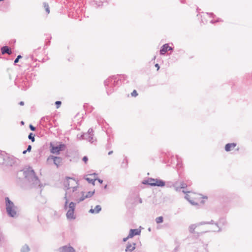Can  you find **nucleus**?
Listing matches in <instances>:
<instances>
[{
  "instance_id": "nucleus-1",
  "label": "nucleus",
  "mask_w": 252,
  "mask_h": 252,
  "mask_svg": "<svg viewBox=\"0 0 252 252\" xmlns=\"http://www.w3.org/2000/svg\"><path fill=\"white\" fill-rule=\"evenodd\" d=\"M17 176L20 179L23 177L27 180L31 188H41L42 187L35 172L31 167L19 170L17 173Z\"/></svg>"
},
{
  "instance_id": "nucleus-2",
  "label": "nucleus",
  "mask_w": 252,
  "mask_h": 252,
  "mask_svg": "<svg viewBox=\"0 0 252 252\" xmlns=\"http://www.w3.org/2000/svg\"><path fill=\"white\" fill-rule=\"evenodd\" d=\"M127 76L125 74L113 75L104 81V84L108 95L115 91V87L119 86L121 83H127Z\"/></svg>"
},
{
  "instance_id": "nucleus-3",
  "label": "nucleus",
  "mask_w": 252,
  "mask_h": 252,
  "mask_svg": "<svg viewBox=\"0 0 252 252\" xmlns=\"http://www.w3.org/2000/svg\"><path fill=\"white\" fill-rule=\"evenodd\" d=\"M142 183L152 187H163L165 186V182L163 180L158 178H148L147 180H143Z\"/></svg>"
},
{
  "instance_id": "nucleus-4",
  "label": "nucleus",
  "mask_w": 252,
  "mask_h": 252,
  "mask_svg": "<svg viewBox=\"0 0 252 252\" xmlns=\"http://www.w3.org/2000/svg\"><path fill=\"white\" fill-rule=\"evenodd\" d=\"M6 211L8 216L14 218L16 215V211L13 202L10 200L9 197L5 198Z\"/></svg>"
},
{
  "instance_id": "nucleus-5",
  "label": "nucleus",
  "mask_w": 252,
  "mask_h": 252,
  "mask_svg": "<svg viewBox=\"0 0 252 252\" xmlns=\"http://www.w3.org/2000/svg\"><path fill=\"white\" fill-rule=\"evenodd\" d=\"M65 144L59 142L58 145H55L52 142L50 143V152L53 154L59 155L60 152L65 150Z\"/></svg>"
},
{
  "instance_id": "nucleus-6",
  "label": "nucleus",
  "mask_w": 252,
  "mask_h": 252,
  "mask_svg": "<svg viewBox=\"0 0 252 252\" xmlns=\"http://www.w3.org/2000/svg\"><path fill=\"white\" fill-rule=\"evenodd\" d=\"M80 137L82 139L87 140L91 143H93L94 141H96V139L94 137L93 129L92 128H90L87 132L83 133L81 135Z\"/></svg>"
},
{
  "instance_id": "nucleus-7",
  "label": "nucleus",
  "mask_w": 252,
  "mask_h": 252,
  "mask_svg": "<svg viewBox=\"0 0 252 252\" xmlns=\"http://www.w3.org/2000/svg\"><path fill=\"white\" fill-rule=\"evenodd\" d=\"M76 203L73 202H70L68 204V209L66 212V218L69 220H74L75 219L74 215V211L75 209Z\"/></svg>"
},
{
  "instance_id": "nucleus-8",
  "label": "nucleus",
  "mask_w": 252,
  "mask_h": 252,
  "mask_svg": "<svg viewBox=\"0 0 252 252\" xmlns=\"http://www.w3.org/2000/svg\"><path fill=\"white\" fill-rule=\"evenodd\" d=\"M15 83L18 84V87L23 90H26L30 86L29 82L26 78H21L16 82Z\"/></svg>"
},
{
  "instance_id": "nucleus-9",
  "label": "nucleus",
  "mask_w": 252,
  "mask_h": 252,
  "mask_svg": "<svg viewBox=\"0 0 252 252\" xmlns=\"http://www.w3.org/2000/svg\"><path fill=\"white\" fill-rule=\"evenodd\" d=\"M50 160H52L54 164L58 168L62 164L63 159L60 157L50 155L47 158V161H49Z\"/></svg>"
},
{
  "instance_id": "nucleus-10",
  "label": "nucleus",
  "mask_w": 252,
  "mask_h": 252,
  "mask_svg": "<svg viewBox=\"0 0 252 252\" xmlns=\"http://www.w3.org/2000/svg\"><path fill=\"white\" fill-rule=\"evenodd\" d=\"M58 251V252H75V250L70 244H68L60 247Z\"/></svg>"
},
{
  "instance_id": "nucleus-11",
  "label": "nucleus",
  "mask_w": 252,
  "mask_h": 252,
  "mask_svg": "<svg viewBox=\"0 0 252 252\" xmlns=\"http://www.w3.org/2000/svg\"><path fill=\"white\" fill-rule=\"evenodd\" d=\"M5 165L6 166H12L14 165L17 159L13 157H9L7 155L6 156V158H5Z\"/></svg>"
},
{
  "instance_id": "nucleus-12",
  "label": "nucleus",
  "mask_w": 252,
  "mask_h": 252,
  "mask_svg": "<svg viewBox=\"0 0 252 252\" xmlns=\"http://www.w3.org/2000/svg\"><path fill=\"white\" fill-rule=\"evenodd\" d=\"M51 118L49 116H46L42 117L40 120V124L44 127H47V125L51 126L50 124Z\"/></svg>"
},
{
  "instance_id": "nucleus-13",
  "label": "nucleus",
  "mask_w": 252,
  "mask_h": 252,
  "mask_svg": "<svg viewBox=\"0 0 252 252\" xmlns=\"http://www.w3.org/2000/svg\"><path fill=\"white\" fill-rule=\"evenodd\" d=\"M141 233V230L139 229H130L128 234V238H133L136 235H139Z\"/></svg>"
},
{
  "instance_id": "nucleus-14",
  "label": "nucleus",
  "mask_w": 252,
  "mask_h": 252,
  "mask_svg": "<svg viewBox=\"0 0 252 252\" xmlns=\"http://www.w3.org/2000/svg\"><path fill=\"white\" fill-rule=\"evenodd\" d=\"M237 146L236 143H229L225 144L224 150L226 152H228L233 150Z\"/></svg>"
},
{
  "instance_id": "nucleus-15",
  "label": "nucleus",
  "mask_w": 252,
  "mask_h": 252,
  "mask_svg": "<svg viewBox=\"0 0 252 252\" xmlns=\"http://www.w3.org/2000/svg\"><path fill=\"white\" fill-rule=\"evenodd\" d=\"M135 243H133L132 244L128 242L125 251L126 252H132L135 249Z\"/></svg>"
},
{
  "instance_id": "nucleus-16",
  "label": "nucleus",
  "mask_w": 252,
  "mask_h": 252,
  "mask_svg": "<svg viewBox=\"0 0 252 252\" xmlns=\"http://www.w3.org/2000/svg\"><path fill=\"white\" fill-rule=\"evenodd\" d=\"M168 44L166 43L163 44L160 48L159 50V54L160 55H164L165 53L168 51Z\"/></svg>"
},
{
  "instance_id": "nucleus-17",
  "label": "nucleus",
  "mask_w": 252,
  "mask_h": 252,
  "mask_svg": "<svg viewBox=\"0 0 252 252\" xmlns=\"http://www.w3.org/2000/svg\"><path fill=\"white\" fill-rule=\"evenodd\" d=\"M1 52L2 55H4L5 54L11 55L12 53L11 50L7 46H3L1 47Z\"/></svg>"
},
{
  "instance_id": "nucleus-18",
  "label": "nucleus",
  "mask_w": 252,
  "mask_h": 252,
  "mask_svg": "<svg viewBox=\"0 0 252 252\" xmlns=\"http://www.w3.org/2000/svg\"><path fill=\"white\" fill-rule=\"evenodd\" d=\"M101 211V207L99 205H96L94 209L91 208L89 212L91 214H98Z\"/></svg>"
},
{
  "instance_id": "nucleus-19",
  "label": "nucleus",
  "mask_w": 252,
  "mask_h": 252,
  "mask_svg": "<svg viewBox=\"0 0 252 252\" xmlns=\"http://www.w3.org/2000/svg\"><path fill=\"white\" fill-rule=\"evenodd\" d=\"M66 180L64 181V182L63 183V185H64V190H65L66 191L70 188L69 187L70 184H69V182L68 180H74L72 178L69 177H66Z\"/></svg>"
},
{
  "instance_id": "nucleus-20",
  "label": "nucleus",
  "mask_w": 252,
  "mask_h": 252,
  "mask_svg": "<svg viewBox=\"0 0 252 252\" xmlns=\"http://www.w3.org/2000/svg\"><path fill=\"white\" fill-rule=\"evenodd\" d=\"M7 155L5 153H0V164L4 165Z\"/></svg>"
},
{
  "instance_id": "nucleus-21",
  "label": "nucleus",
  "mask_w": 252,
  "mask_h": 252,
  "mask_svg": "<svg viewBox=\"0 0 252 252\" xmlns=\"http://www.w3.org/2000/svg\"><path fill=\"white\" fill-rule=\"evenodd\" d=\"M67 191H66L65 193V195H64V196L63 197L64 199L65 200V202H64V206H63V209L65 210H68V199L67 198Z\"/></svg>"
},
{
  "instance_id": "nucleus-22",
  "label": "nucleus",
  "mask_w": 252,
  "mask_h": 252,
  "mask_svg": "<svg viewBox=\"0 0 252 252\" xmlns=\"http://www.w3.org/2000/svg\"><path fill=\"white\" fill-rule=\"evenodd\" d=\"M93 1L97 6L102 5V4L104 2H107V0H93Z\"/></svg>"
},
{
  "instance_id": "nucleus-23",
  "label": "nucleus",
  "mask_w": 252,
  "mask_h": 252,
  "mask_svg": "<svg viewBox=\"0 0 252 252\" xmlns=\"http://www.w3.org/2000/svg\"><path fill=\"white\" fill-rule=\"evenodd\" d=\"M30 251V248L29 247L25 244L24 245L21 249L20 252H29Z\"/></svg>"
},
{
  "instance_id": "nucleus-24",
  "label": "nucleus",
  "mask_w": 252,
  "mask_h": 252,
  "mask_svg": "<svg viewBox=\"0 0 252 252\" xmlns=\"http://www.w3.org/2000/svg\"><path fill=\"white\" fill-rule=\"evenodd\" d=\"M208 223H209L208 224H215V225H216L218 227V230L217 231V232H221V229L220 227V226H219V223L218 222H214V221L213 220H211V221H207Z\"/></svg>"
},
{
  "instance_id": "nucleus-25",
  "label": "nucleus",
  "mask_w": 252,
  "mask_h": 252,
  "mask_svg": "<svg viewBox=\"0 0 252 252\" xmlns=\"http://www.w3.org/2000/svg\"><path fill=\"white\" fill-rule=\"evenodd\" d=\"M198 226L197 224H191L189 227V231L191 233H194V230L196 228V227Z\"/></svg>"
},
{
  "instance_id": "nucleus-26",
  "label": "nucleus",
  "mask_w": 252,
  "mask_h": 252,
  "mask_svg": "<svg viewBox=\"0 0 252 252\" xmlns=\"http://www.w3.org/2000/svg\"><path fill=\"white\" fill-rule=\"evenodd\" d=\"M128 161L126 158L124 159L122 162L121 167L123 168H126L127 167Z\"/></svg>"
},
{
  "instance_id": "nucleus-27",
  "label": "nucleus",
  "mask_w": 252,
  "mask_h": 252,
  "mask_svg": "<svg viewBox=\"0 0 252 252\" xmlns=\"http://www.w3.org/2000/svg\"><path fill=\"white\" fill-rule=\"evenodd\" d=\"M43 6L45 9L46 12L49 14L50 13V8L48 4L45 2H43Z\"/></svg>"
},
{
  "instance_id": "nucleus-28",
  "label": "nucleus",
  "mask_w": 252,
  "mask_h": 252,
  "mask_svg": "<svg viewBox=\"0 0 252 252\" xmlns=\"http://www.w3.org/2000/svg\"><path fill=\"white\" fill-rule=\"evenodd\" d=\"M163 221V218L162 216L157 217L156 219V222L157 223H161Z\"/></svg>"
},
{
  "instance_id": "nucleus-29",
  "label": "nucleus",
  "mask_w": 252,
  "mask_h": 252,
  "mask_svg": "<svg viewBox=\"0 0 252 252\" xmlns=\"http://www.w3.org/2000/svg\"><path fill=\"white\" fill-rule=\"evenodd\" d=\"M219 222L223 225H225L227 223L226 219L224 218H220L219 219Z\"/></svg>"
},
{
  "instance_id": "nucleus-30",
  "label": "nucleus",
  "mask_w": 252,
  "mask_h": 252,
  "mask_svg": "<svg viewBox=\"0 0 252 252\" xmlns=\"http://www.w3.org/2000/svg\"><path fill=\"white\" fill-rule=\"evenodd\" d=\"M28 138L32 142H34L35 141V135L33 134L32 132H31L29 134Z\"/></svg>"
},
{
  "instance_id": "nucleus-31",
  "label": "nucleus",
  "mask_w": 252,
  "mask_h": 252,
  "mask_svg": "<svg viewBox=\"0 0 252 252\" xmlns=\"http://www.w3.org/2000/svg\"><path fill=\"white\" fill-rule=\"evenodd\" d=\"M81 193H82V196L78 199V201H77L78 203H79V202H80L81 201H83L86 198H87V197H85V195H84V192L82 191L81 192Z\"/></svg>"
},
{
  "instance_id": "nucleus-32",
  "label": "nucleus",
  "mask_w": 252,
  "mask_h": 252,
  "mask_svg": "<svg viewBox=\"0 0 252 252\" xmlns=\"http://www.w3.org/2000/svg\"><path fill=\"white\" fill-rule=\"evenodd\" d=\"M95 191L94 190V191H88L87 194L85 195V197H87V198H90L91 197H92Z\"/></svg>"
},
{
  "instance_id": "nucleus-33",
  "label": "nucleus",
  "mask_w": 252,
  "mask_h": 252,
  "mask_svg": "<svg viewBox=\"0 0 252 252\" xmlns=\"http://www.w3.org/2000/svg\"><path fill=\"white\" fill-rule=\"evenodd\" d=\"M86 180L88 182V183H91L93 184V185H94L95 183V180L93 179H91L90 178H86Z\"/></svg>"
},
{
  "instance_id": "nucleus-34",
  "label": "nucleus",
  "mask_w": 252,
  "mask_h": 252,
  "mask_svg": "<svg viewBox=\"0 0 252 252\" xmlns=\"http://www.w3.org/2000/svg\"><path fill=\"white\" fill-rule=\"evenodd\" d=\"M176 158H177V163L176 164V166H177V168H181L182 166V164L179 161V156H176Z\"/></svg>"
},
{
  "instance_id": "nucleus-35",
  "label": "nucleus",
  "mask_w": 252,
  "mask_h": 252,
  "mask_svg": "<svg viewBox=\"0 0 252 252\" xmlns=\"http://www.w3.org/2000/svg\"><path fill=\"white\" fill-rule=\"evenodd\" d=\"M22 58V56L20 55H18L17 58L15 59L14 60V63L15 64H16L17 63H18L19 60L20 59Z\"/></svg>"
},
{
  "instance_id": "nucleus-36",
  "label": "nucleus",
  "mask_w": 252,
  "mask_h": 252,
  "mask_svg": "<svg viewBox=\"0 0 252 252\" xmlns=\"http://www.w3.org/2000/svg\"><path fill=\"white\" fill-rule=\"evenodd\" d=\"M131 96L136 97L138 95V93L135 90H134L131 93Z\"/></svg>"
},
{
  "instance_id": "nucleus-37",
  "label": "nucleus",
  "mask_w": 252,
  "mask_h": 252,
  "mask_svg": "<svg viewBox=\"0 0 252 252\" xmlns=\"http://www.w3.org/2000/svg\"><path fill=\"white\" fill-rule=\"evenodd\" d=\"M62 104V102L61 101H56L55 102V105L56 106L57 108H59Z\"/></svg>"
},
{
  "instance_id": "nucleus-38",
  "label": "nucleus",
  "mask_w": 252,
  "mask_h": 252,
  "mask_svg": "<svg viewBox=\"0 0 252 252\" xmlns=\"http://www.w3.org/2000/svg\"><path fill=\"white\" fill-rule=\"evenodd\" d=\"M180 187L181 189H185L187 187V184L185 183L184 182H181L180 184Z\"/></svg>"
},
{
  "instance_id": "nucleus-39",
  "label": "nucleus",
  "mask_w": 252,
  "mask_h": 252,
  "mask_svg": "<svg viewBox=\"0 0 252 252\" xmlns=\"http://www.w3.org/2000/svg\"><path fill=\"white\" fill-rule=\"evenodd\" d=\"M209 223L207 221H201L197 224V226L204 225V224H208Z\"/></svg>"
},
{
  "instance_id": "nucleus-40",
  "label": "nucleus",
  "mask_w": 252,
  "mask_h": 252,
  "mask_svg": "<svg viewBox=\"0 0 252 252\" xmlns=\"http://www.w3.org/2000/svg\"><path fill=\"white\" fill-rule=\"evenodd\" d=\"M207 244L203 245L201 249L205 251L206 252H208V251L207 250Z\"/></svg>"
},
{
  "instance_id": "nucleus-41",
  "label": "nucleus",
  "mask_w": 252,
  "mask_h": 252,
  "mask_svg": "<svg viewBox=\"0 0 252 252\" xmlns=\"http://www.w3.org/2000/svg\"><path fill=\"white\" fill-rule=\"evenodd\" d=\"M82 160L85 163H87V162L88 161V158L87 156H84L82 158Z\"/></svg>"
},
{
  "instance_id": "nucleus-42",
  "label": "nucleus",
  "mask_w": 252,
  "mask_h": 252,
  "mask_svg": "<svg viewBox=\"0 0 252 252\" xmlns=\"http://www.w3.org/2000/svg\"><path fill=\"white\" fill-rule=\"evenodd\" d=\"M29 127L30 128V129L32 130V131H35L36 130V128L35 127H34V126H33L32 124H30V126H29Z\"/></svg>"
},
{
  "instance_id": "nucleus-43",
  "label": "nucleus",
  "mask_w": 252,
  "mask_h": 252,
  "mask_svg": "<svg viewBox=\"0 0 252 252\" xmlns=\"http://www.w3.org/2000/svg\"><path fill=\"white\" fill-rule=\"evenodd\" d=\"M221 19H220V18H218L217 20H212L210 22L212 24H214L216 22H220V21H221Z\"/></svg>"
},
{
  "instance_id": "nucleus-44",
  "label": "nucleus",
  "mask_w": 252,
  "mask_h": 252,
  "mask_svg": "<svg viewBox=\"0 0 252 252\" xmlns=\"http://www.w3.org/2000/svg\"><path fill=\"white\" fill-rule=\"evenodd\" d=\"M166 185L167 187H169V188H171L172 187H174V185L171 183H168Z\"/></svg>"
},
{
  "instance_id": "nucleus-45",
  "label": "nucleus",
  "mask_w": 252,
  "mask_h": 252,
  "mask_svg": "<svg viewBox=\"0 0 252 252\" xmlns=\"http://www.w3.org/2000/svg\"><path fill=\"white\" fill-rule=\"evenodd\" d=\"M207 15H209L211 17L214 18L215 17V15L213 13L210 12V13H207Z\"/></svg>"
},
{
  "instance_id": "nucleus-46",
  "label": "nucleus",
  "mask_w": 252,
  "mask_h": 252,
  "mask_svg": "<svg viewBox=\"0 0 252 252\" xmlns=\"http://www.w3.org/2000/svg\"><path fill=\"white\" fill-rule=\"evenodd\" d=\"M31 150H32V146L31 145H28L27 149V151H28V152H31Z\"/></svg>"
},
{
  "instance_id": "nucleus-47",
  "label": "nucleus",
  "mask_w": 252,
  "mask_h": 252,
  "mask_svg": "<svg viewBox=\"0 0 252 252\" xmlns=\"http://www.w3.org/2000/svg\"><path fill=\"white\" fill-rule=\"evenodd\" d=\"M174 188H175V189L177 191H180V189H181V187H176L174 186Z\"/></svg>"
},
{
  "instance_id": "nucleus-48",
  "label": "nucleus",
  "mask_w": 252,
  "mask_h": 252,
  "mask_svg": "<svg viewBox=\"0 0 252 252\" xmlns=\"http://www.w3.org/2000/svg\"><path fill=\"white\" fill-rule=\"evenodd\" d=\"M189 202L190 203V204H191L193 205H195L197 204V203H195L194 201H193L192 200H189Z\"/></svg>"
},
{
  "instance_id": "nucleus-49",
  "label": "nucleus",
  "mask_w": 252,
  "mask_h": 252,
  "mask_svg": "<svg viewBox=\"0 0 252 252\" xmlns=\"http://www.w3.org/2000/svg\"><path fill=\"white\" fill-rule=\"evenodd\" d=\"M130 238H128V235L127 236V237H126V238H124L123 239V242H126L128 239H129Z\"/></svg>"
},
{
  "instance_id": "nucleus-50",
  "label": "nucleus",
  "mask_w": 252,
  "mask_h": 252,
  "mask_svg": "<svg viewBox=\"0 0 252 252\" xmlns=\"http://www.w3.org/2000/svg\"><path fill=\"white\" fill-rule=\"evenodd\" d=\"M77 188H78V187H77V186H75V187H73V188H72V192H74V191H75L77 190Z\"/></svg>"
},
{
  "instance_id": "nucleus-51",
  "label": "nucleus",
  "mask_w": 252,
  "mask_h": 252,
  "mask_svg": "<svg viewBox=\"0 0 252 252\" xmlns=\"http://www.w3.org/2000/svg\"><path fill=\"white\" fill-rule=\"evenodd\" d=\"M168 51H173V48H172V47L170 46L169 45H168Z\"/></svg>"
},
{
  "instance_id": "nucleus-52",
  "label": "nucleus",
  "mask_w": 252,
  "mask_h": 252,
  "mask_svg": "<svg viewBox=\"0 0 252 252\" xmlns=\"http://www.w3.org/2000/svg\"><path fill=\"white\" fill-rule=\"evenodd\" d=\"M185 198H186V199H187L189 201V200H190V199H189V195L188 194H186V195L185 196Z\"/></svg>"
},
{
  "instance_id": "nucleus-53",
  "label": "nucleus",
  "mask_w": 252,
  "mask_h": 252,
  "mask_svg": "<svg viewBox=\"0 0 252 252\" xmlns=\"http://www.w3.org/2000/svg\"><path fill=\"white\" fill-rule=\"evenodd\" d=\"M155 67L157 68V70H158L160 68V66L159 65V64L158 63H156L155 65Z\"/></svg>"
},
{
  "instance_id": "nucleus-54",
  "label": "nucleus",
  "mask_w": 252,
  "mask_h": 252,
  "mask_svg": "<svg viewBox=\"0 0 252 252\" xmlns=\"http://www.w3.org/2000/svg\"><path fill=\"white\" fill-rule=\"evenodd\" d=\"M97 180L98 181V182L100 183V184H102L103 183V180L99 179V178H97Z\"/></svg>"
},
{
  "instance_id": "nucleus-55",
  "label": "nucleus",
  "mask_w": 252,
  "mask_h": 252,
  "mask_svg": "<svg viewBox=\"0 0 252 252\" xmlns=\"http://www.w3.org/2000/svg\"><path fill=\"white\" fill-rule=\"evenodd\" d=\"M19 104L20 105L23 106V105H24V102L22 101H20Z\"/></svg>"
},
{
  "instance_id": "nucleus-56",
  "label": "nucleus",
  "mask_w": 252,
  "mask_h": 252,
  "mask_svg": "<svg viewBox=\"0 0 252 252\" xmlns=\"http://www.w3.org/2000/svg\"><path fill=\"white\" fill-rule=\"evenodd\" d=\"M138 201L139 203H142V199L141 198H138Z\"/></svg>"
},
{
  "instance_id": "nucleus-57",
  "label": "nucleus",
  "mask_w": 252,
  "mask_h": 252,
  "mask_svg": "<svg viewBox=\"0 0 252 252\" xmlns=\"http://www.w3.org/2000/svg\"><path fill=\"white\" fill-rule=\"evenodd\" d=\"M113 151H109L108 152V155H112L113 154Z\"/></svg>"
},
{
  "instance_id": "nucleus-58",
  "label": "nucleus",
  "mask_w": 252,
  "mask_h": 252,
  "mask_svg": "<svg viewBox=\"0 0 252 252\" xmlns=\"http://www.w3.org/2000/svg\"><path fill=\"white\" fill-rule=\"evenodd\" d=\"M50 41L49 40L48 42H46V45H49L50 44Z\"/></svg>"
},
{
  "instance_id": "nucleus-59",
  "label": "nucleus",
  "mask_w": 252,
  "mask_h": 252,
  "mask_svg": "<svg viewBox=\"0 0 252 252\" xmlns=\"http://www.w3.org/2000/svg\"><path fill=\"white\" fill-rule=\"evenodd\" d=\"M27 152H28V151H27V150H24L23 151V154H26L27 153Z\"/></svg>"
},
{
  "instance_id": "nucleus-60",
  "label": "nucleus",
  "mask_w": 252,
  "mask_h": 252,
  "mask_svg": "<svg viewBox=\"0 0 252 252\" xmlns=\"http://www.w3.org/2000/svg\"><path fill=\"white\" fill-rule=\"evenodd\" d=\"M107 185H105L104 186V187H103L104 189H107Z\"/></svg>"
},
{
  "instance_id": "nucleus-61",
  "label": "nucleus",
  "mask_w": 252,
  "mask_h": 252,
  "mask_svg": "<svg viewBox=\"0 0 252 252\" xmlns=\"http://www.w3.org/2000/svg\"><path fill=\"white\" fill-rule=\"evenodd\" d=\"M20 123L22 125L24 124V122L23 121H21Z\"/></svg>"
},
{
  "instance_id": "nucleus-62",
  "label": "nucleus",
  "mask_w": 252,
  "mask_h": 252,
  "mask_svg": "<svg viewBox=\"0 0 252 252\" xmlns=\"http://www.w3.org/2000/svg\"><path fill=\"white\" fill-rule=\"evenodd\" d=\"M178 247H176L175 248V251H176L178 250Z\"/></svg>"
},
{
  "instance_id": "nucleus-63",
  "label": "nucleus",
  "mask_w": 252,
  "mask_h": 252,
  "mask_svg": "<svg viewBox=\"0 0 252 252\" xmlns=\"http://www.w3.org/2000/svg\"><path fill=\"white\" fill-rule=\"evenodd\" d=\"M151 228L150 227H149V228H148V231H151Z\"/></svg>"
},
{
  "instance_id": "nucleus-64",
  "label": "nucleus",
  "mask_w": 252,
  "mask_h": 252,
  "mask_svg": "<svg viewBox=\"0 0 252 252\" xmlns=\"http://www.w3.org/2000/svg\"><path fill=\"white\" fill-rule=\"evenodd\" d=\"M183 192L184 193H186V191H185V190H183Z\"/></svg>"
}]
</instances>
